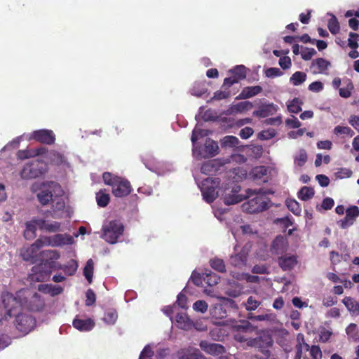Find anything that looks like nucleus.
<instances>
[{"mask_svg": "<svg viewBox=\"0 0 359 359\" xmlns=\"http://www.w3.org/2000/svg\"><path fill=\"white\" fill-rule=\"evenodd\" d=\"M180 359H206L198 349L189 348L184 353Z\"/></svg>", "mask_w": 359, "mask_h": 359, "instance_id": "obj_29", "label": "nucleus"}, {"mask_svg": "<svg viewBox=\"0 0 359 359\" xmlns=\"http://www.w3.org/2000/svg\"><path fill=\"white\" fill-rule=\"evenodd\" d=\"M28 138L29 140H35L47 144H51L55 140L54 133L47 129L35 130L29 135Z\"/></svg>", "mask_w": 359, "mask_h": 359, "instance_id": "obj_11", "label": "nucleus"}, {"mask_svg": "<svg viewBox=\"0 0 359 359\" xmlns=\"http://www.w3.org/2000/svg\"><path fill=\"white\" fill-rule=\"evenodd\" d=\"M245 194V198H250L243 203V210L248 213H258L269 208V198L259 191L247 189Z\"/></svg>", "mask_w": 359, "mask_h": 359, "instance_id": "obj_3", "label": "nucleus"}, {"mask_svg": "<svg viewBox=\"0 0 359 359\" xmlns=\"http://www.w3.org/2000/svg\"><path fill=\"white\" fill-rule=\"evenodd\" d=\"M112 187V193L116 197H123L131 192V187L128 181L119 177Z\"/></svg>", "mask_w": 359, "mask_h": 359, "instance_id": "obj_13", "label": "nucleus"}, {"mask_svg": "<svg viewBox=\"0 0 359 359\" xmlns=\"http://www.w3.org/2000/svg\"><path fill=\"white\" fill-rule=\"evenodd\" d=\"M285 124L290 128H298L301 126V122L297 117L292 116L285 121Z\"/></svg>", "mask_w": 359, "mask_h": 359, "instance_id": "obj_55", "label": "nucleus"}, {"mask_svg": "<svg viewBox=\"0 0 359 359\" xmlns=\"http://www.w3.org/2000/svg\"><path fill=\"white\" fill-rule=\"evenodd\" d=\"M252 103L249 101L241 102L231 106L230 111L231 114L243 113L252 108Z\"/></svg>", "mask_w": 359, "mask_h": 359, "instance_id": "obj_27", "label": "nucleus"}, {"mask_svg": "<svg viewBox=\"0 0 359 359\" xmlns=\"http://www.w3.org/2000/svg\"><path fill=\"white\" fill-rule=\"evenodd\" d=\"M358 35L356 33L351 32L348 40V46L352 49H356L358 46L357 39Z\"/></svg>", "mask_w": 359, "mask_h": 359, "instance_id": "obj_56", "label": "nucleus"}, {"mask_svg": "<svg viewBox=\"0 0 359 359\" xmlns=\"http://www.w3.org/2000/svg\"><path fill=\"white\" fill-rule=\"evenodd\" d=\"M279 65L284 69H288L291 66V60L287 56L282 57L279 59Z\"/></svg>", "mask_w": 359, "mask_h": 359, "instance_id": "obj_63", "label": "nucleus"}, {"mask_svg": "<svg viewBox=\"0 0 359 359\" xmlns=\"http://www.w3.org/2000/svg\"><path fill=\"white\" fill-rule=\"evenodd\" d=\"M208 304L205 301L198 300L193 304V309L197 312L204 313L208 311Z\"/></svg>", "mask_w": 359, "mask_h": 359, "instance_id": "obj_47", "label": "nucleus"}, {"mask_svg": "<svg viewBox=\"0 0 359 359\" xmlns=\"http://www.w3.org/2000/svg\"><path fill=\"white\" fill-rule=\"evenodd\" d=\"M230 72L233 74V76H234L238 81L245 78V67L243 65L235 67L230 70Z\"/></svg>", "mask_w": 359, "mask_h": 359, "instance_id": "obj_45", "label": "nucleus"}, {"mask_svg": "<svg viewBox=\"0 0 359 359\" xmlns=\"http://www.w3.org/2000/svg\"><path fill=\"white\" fill-rule=\"evenodd\" d=\"M93 269L94 263L93 261L90 259L87 261L83 269V275L89 283H91L93 280Z\"/></svg>", "mask_w": 359, "mask_h": 359, "instance_id": "obj_32", "label": "nucleus"}, {"mask_svg": "<svg viewBox=\"0 0 359 359\" xmlns=\"http://www.w3.org/2000/svg\"><path fill=\"white\" fill-rule=\"evenodd\" d=\"M97 205L100 207H105L109 201V195L104 191L100 190L96 195Z\"/></svg>", "mask_w": 359, "mask_h": 359, "instance_id": "obj_35", "label": "nucleus"}, {"mask_svg": "<svg viewBox=\"0 0 359 359\" xmlns=\"http://www.w3.org/2000/svg\"><path fill=\"white\" fill-rule=\"evenodd\" d=\"M31 191L36 193L39 203L46 205L52 203V217L60 219L69 215L65 207V197L61 186L55 182H35Z\"/></svg>", "mask_w": 359, "mask_h": 359, "instance_id": "obj_1", "label": "nucleus"}, {"mask_svg": "<svg viewBox=\"0 0 359 359\" xmlns=\"http://www.w3.org/2000/svg\"><path fill=\"white\" fill-rule=\"evenodd\" d=\"M328 15L331 16V18L328 22V29L332 34H335L339 31V22L337 18L334 15L331 13H328Z\"/></svg>", "mask_w": 359, "mask_h": 359, "instance_id": "obj_44", "label": "nucleus"}, {"mask_svg": "<svg viewBox=\"0 0 359 359\" xmlns=\"http://www.w3.org/2000/svg\"><path fill=\"white\" fill-rule=\"evenodd\" d=\"M346 216L354 222L356 217L359 216V208L357 206L348 208L346 211Z\"/></svg>", "mask_w": 359, "mask_h": 359, "instance_id": "obj_53", "label": "nucleus"}, {"mask_svg": "<svg viewBox=\"0 0 359 359\" xmlns=\"http://www.w3.org/2000/svg\"><path fill=\"white\" fill-rule=\"evenodd\" d=\"M330 65L329 61L323 58H318L312 61L311 68L314 74H327V70Z\"/></svg>", "mask_w": 359, "mask_h": 359, "instance_id": "obj_15", "label": "nucleus"}, {"mask_svg": "<svg viewBox=\"0 0 359 359\" xmlns=\"http://www.w3.org/2000/svg\"><path fill=\"white\" fill-rule=\"evenodd\" d=\"M287 207L294 215H298L301 213V208L297 201L290 199L286 201Z\"/></svg>", "mask_w": 359, "mask_h": 359, "instance_id": "obj_49", "label": "nucleus"}, {"mask_svg": "<svg viewBox=\"0 0 359 359\" xmlns=\"http://www.w3.org/2000/svg\"><path fill=\"white\" fill-rule=\"evenodd\" d=\"M210 314L215 319H223L226 316V311L222 304H215L211 306Z\"/></svg>", "mask_w": 359, "mask_h": 359, "instance_id": "obj_21", "label": "nucleus"}, {"mask_svg": "<svg viewBox=\"0 0 359 359\" xmlns=\"http://www.w3.org/2000/svg\"><path fill=\"white\" fill-rule=\"evenodd\" d=\"M346 334L351 338H355L358 333V326L354 324H350L346 329Z\"/></svg>", "mask_w": 359, "mask_h": 359, "instance_id": "obj_59", "label": "nucleus"}, {"mask_svg": "<svg viewBox=\"0 0 359 359\" xmlns=\"http://www.w3.org/2000/svg\"><path fill=\"white\" fill-rule=\"evenodd\" d=\"M44 246L46 245L42 242H39V238H38L32 245L21 250V256L24 260L29 261L36 256L37 251L41 248Z\"/></svg>", "mask_w": 359, "mask_h": 359, "instance_id": "obj_14", "label": "nucleus"}, {"mask_svg": "<svg viewBox=\"0 0 359 359\" xmlns=\"http://www.w3.org/2000/svg\"><path fill=\"white\" fill-rule=\"evenodd\" d=\"M240 191L241 187L236 184H232L231 186L225 187L222 195L224 203L227 205H230L243 201L245 199V195L239 194Z\"/></svg>", "mask_w": 359, "mask_h": 359, "instance_id": "obj_9", "label": "nucleus"}, {"mask_svg": "<svg viewBox=\"0 0 359 359\" xmlns=\"http://www.w3.org/2000/svg\"><path fill=\"white\" fill-rule=\"evenodd\" d=\"M316 54V50L314 48H302L301 50L302 57L304 60H309L311 57Z\"/></svg>", "mask_w": 359, "mask_h": 359, "instance_id": "obj_51", "label": "nucleus"}, {"mask_svg": "<svg viewBox=\"0 0 359 359\" xmlns=\"http://www.w3.org/2000/svg\"><path fill=\"white\" fill-rule=\"evenodd\" d=\"M74 327L82 332H87L92 330L95 323L91 319H79L76 318L73 321Z\"/></svg>", "mask_w": 359, "mask_h": 359, "instance_id": "obj_19", "label": "nucleus"}, {"mask_svg": "<svg viewBox=\"0 0 359 359\" xmlns=\"http://www.w3.org/2000/svg\"><path fill=\"white\" fill-rule=\"evenodd\" d=\"M48 268L44 273H41L37 275L36 279L38 280H41L49 276L50 273L52 269H62L67 275L72 276L73 275L78 268L77 262L74 260H71L67 265L62 266L59 263H55L53 261L47 262L44 264H42L41 266L36 267L33 269V271L36 273L39 270Z\"/></svg>", "mask_w": 359, "mask_h": 359, "instance_id": "obj_4", "label": "nucleus"}, {"mask_svg": "<svg viewBox=\"0 0 359 359\" xmlns=\"http://www.w3.org/2000/svg\"><path fill=\"white\" fill-rule=\"evenodd\" d=\"M311 355L313 359H320L322 358V352L320 348L317 346H312L311 349Z\"/></svg>", "mask_w": 359, "mask_h": 359, "instance_id": "obj_60", "label": "nucleus"}, {"mask_svg": "<svg viewBox=\"0 0 359 359\" xmlns=\"http://www.w3.org/2000/svg\"><path fill=\"white\" fill-rule=\"evenodd\" d=\"M239 142L238 139L235 136H226L222 140V146L224 147H237Z\"/></svg>", "mask_w": 359, "mask_h": 359, "instance_id": "obj_43", "label": "nucleus"}, {"mask_svg": "<svg viewBox=\"0 0 359 359\" xmlns=\"http://www.w3.org/2000/svg\"><path fill=\"white\" fill-rule=\"evenodd\" d=\"M48 158L52 162H53L55 164H62L65 161L64 156L60 153L55 151H51L49 152Z\"/></svg>", "mask_w": 359, "mask_h": 359, "instance_id": "obj_48", "label": "nucleus"}, {"mask_svg": "<svg viewBox=\"0 0 359 359\" xmlns=\"http://www.w3.org/2000/svg\"><path fill=\"white\" fill-rule=\"evenodd\" d=\"M260 305V302L253 297H248L246 303L245 304V309L248 311H254Z\"/></svg>", "mask_w": 359, "mask_h": 359, "instance_id": "obj_50", "label": "nucleus"}, {"mask_svg": "<svg viewBox=\"0 0 359 359\" xmlns=\"http://www.w3.org/2000/svg\"><path fill=\"white\" fill-rule=\"evenodd\" d=\"M343 303L353 316L359 315V304L351 297H346Z\"/></svg>", "mask_w": 359, "mask_h": 359, "instance_id": "obj_26", "label": "nucleus"}, {"mask_svg": "<svg viewBox=\"0 0 359 359\" xmlns=\"http://www.w3.org/2000/svg\"><path fill=\"white\" fill-rule=\"evenodd\" d=\"M250 248L251 246L249 244H246L239 250L238 246L236 245L233 254L231 255L229 259L230 264L240 269L245 266Z\"/></svg>", "mask_w": 359, "mask_h": 359, "instance_id": "obj_10", "label": "nucleus"}, {"mask_svg": "<svg viewBox=\"0 0 359 359\" xmlns=\"http://www.w3.org/2000/svg\"><path fill=\"white\" fill-rule=\"evenodd\" d=\"M46 170V164L36 160L25 165L21 171V177L24 179L35 178L44 174Z\"/></svg>", "mask_w": 359, "mask_h": 359, "instance_id": "obj_7", "label": "nucleus"}, {"mask_svg": "<svg viewBox=\"0 0 359 359\" xmlns=\"http://www.w3.org/2000/svg\"><path fill=\"white\" fill-rule=\"evenodd\" d=\"M313 195V189L308 187H302L298 193L299 198L302 201H307L312 198Z\"/></svg>", "mask_w": 359, "mask_h": 359, "instance_id": "obj_40", "label": "nucleus"}, {"mask_svg": "<svg viewBox=\"0 0 359 359\" xmlns=\"http://www.w3.org/2000/svg\"><path fill=\"white\" fill-rule=\"evenodd\" d=\"M219 147L217 143L211 139H207L205 143L204 149L201 150H196V155L194 156H200L203 158H208L215 156L218 154Z\"/></svg>", "mask_w": 359, "mask_h": 359, "instance_id": "obj_12", "label": "nucleus"}, {"mask_svg": "<svg viewBox=\"0 0 359 359\" xmlns=\"http://www.w3.org/2000/svg\"><path fill=\"white\" fill-rule=\"evenodd\" d=\"M278 107L273 104H267L262 105L259 109L255 112L254 114L257 116H260L262 117H266L270 115H273L277 111Z\"/></svg>", "mask_w": 359, "mask_h": 359, "instance_id": "obj_25", "label": "nucleus"}, {"mask_svg": "<svg viewBox=\"0 0 359 359\" xmlns=\"http://www.w3.org/2000/svg\"><path fill=\"white\" fill-rule=\"evenodd\" d=\"M236 278L239 280H245L248 283H257L259 279L257 276H252L248 273L238 274Z\"/></svg>", "mask_w": 359, "mask_h": 359, "instance_id": "obj_52", "label": "nucleus"}, {"mask_svg": "<svg viewBox=\"0 0 359 359\" xmlns=\"http://www.w3.org/2000/svg\"><path fill=\"white\" fill-rule=\"evenodd\" d=\"M298 344L296 346V358H302V352L307 351L309 349V346L304 341L302 335L299 334L297 337Z\"/></svg>", "mask_w": 359, "mask_h": 359, "instance_id": "obj_31", "label": "nucleus"}, {"mask_svg": "<svg viewBox=\"0 0 359 359\" xmlns=\"http://www.w3.org/2000/svg\"><path fill=\"white\" fill-rule=\"evenodd\" d=\"M203 274H205V273H203L202 275L199 273H197L196 271H194L192 273L191 280L195 285H200L201 284H202L203 280Z\"/></svg>", "mask_w": 359, "mask_h": 359, "instance_id": "obj_61", "label": "nucleus"}, {"mask_svg": "<svg viewBox=\"0 0 359 359\" xmlns=\"http://www.w3.org/2000/svg\"><path fill=\"white\" fill-rule=\"evenodd\" d=\"M276 135V131L274 129H269L263 130L259 135V137L261 140H269Z\"/></svg>", "mask_w": 359, "mask_h": 359, "instance_id": "obj_57", "label": "nucleus"}, {"mask_svg": "<svg viewBox=\"0 0 359 359\" xmlns=\"http://www.w3.org/2000/svg\"><path fill=\"white\" fill-rule=\"evenodd\" d=\"M95 302V294L92 290H88L86 292V304L87 306L93 305Z\"/></svg>", "mask_w": 359, "mask_h": 359, "instance_id": "obj_62", "label": "nucleus"}, {"mask_svg": "<svg viewBox=\"0 0 359 359\" xmlns=\"http://www.w3.org/2000/svg\"><path fill=\"white\" fill-rule=\"evenodd\" d=\"M334 133L337 135L353 137L354 132L348 126H337L334 128Z\"/></svg>", "mask_w": 359, "mask_h": 359, "instance_id": "obj_34", "label": "nucleus"}, {"mask_svg": "<svg viewBox=\"0 0 359 359\" xmlns=\"http://www.w3.org/2000/svg\"><path fill=\"white\" fill-rule=\"evenodd\" d=\"M36 229L48 233H55L61 231V223L41 218H34L26 223L25 238L27 240L35 238Z\"/></svg>", "mask_w": 359, "mask_h": 359, "instance_id": "obj_2", "label": "nucleus"}, {"mask_svg": "<svg viewBox=\"0 0 359 359\" xmlns=\"http://www.w3.org/2000/svg\"><path fill=\"white\" fill-rule=\"evenodd\" d=\"M102 177H103V180H104V183L107 185L111 186V187L116 182V180L119 179V177L114 176L110 172H104L103 174Z\"/></svg>", "mask_w": 359, "mask_h": 359, "instance_id": "obj_54", "label": "nucleus"}, {"mask_svg": "<svg viewBox=\"0 0 359 359\" xmlns=\"http://www.w3.org/2000/svg\"><path fill=\"white\" fill-rule=\"evenodd\" d=\"M102 238L107 242L114 244L116 243L120 236L123 232V224L116 220L110 221L102 226Z\"/></svg>", "mask_w": 359, "mask_h": 359, "instance_id": "obj_5", "label": "nucleus"}, {"mask_svg": "<svg viewBox=\"0 0 359 359\" xmlns=\"http://www.w3.org/2000/svg\"><path fill=\"white\" fill-rule=\"evenodd\" d=\"M153 351L150 345L146 346L143 351L141 352L139 359H151L153 355Z\"/></svg>", "mask_w": 359, "mask_h": 359, "instance_id": "obj_58", "label": "nucleus"}, {"mask_svg": "<svg viewBox=\"0 0 359 359\" xmlns=\"http://www.w3.org/2000/svg\"><path fill=\"white\" fill-rule=\"evenodd\" d=\"M118 318V314L116 311L114 309H109L108 310L103 318V320L109 324V325H114Z\"/></svg>", "mask_w": 359, "mask_h": 359, "instance_id": "obj_42", "label": "nucleus"}, {"mask_svg": "<svg viewBox=\"0 0 359 359\" xmlns=\"http://www.w3.org/2000/svg\"><path fill=\"white\" fill-rule=\"evenodd\" d=\"M278 264L283 270H290L297 264V257L296 255H285L278 258Z\"/></svg>", "mask_w": 359, "mask_h": 359, "instance_id": "obj_18", "label": "nucleus"}, {"mask_svg": "<svg viewBox=\"0 0 359 359\" xmlns=\"http://www.w3.org/2000/svg\"><path fill=\"white\" fill-rule=\"evenodd\" d=\"M210 266L215 270L219 272L225 271V264L222 259L219 258H215L210 260Z\"/></svg>", "mask_w": 359, "mask_h": 359, "instance_id": "obj_46", "label": "nucleus"}, {"mask_svg": "<svg viewBox=\"0 0 359 359\" xmlns=\"http://www.w3.org/2000/svg\"><path fill=\"white\" fill-rule=\"evenodd\" d=\"M199 346L205 353L212 355H218L223 353L224 351V347L219 344L209 343L206 341H201Z\"/></svg>", "mask_w": 359, "mask_h": 359, "instance_id": "obj_16", "label": "nucleus"}, {"mask_svg": "<svg viewBox=\"0 0 359 359\" xmlns=\"http://www.w3.org/2000/svg\"><path fill=\"white\" fill-rule=\"evenodd\" d=\"M219 184L218 179L212 177H207L198 184L203 199L207 203H212L217 198L218 194L216 189Z\"/></svg>", "mask_w": 359, "mask_h": 359, "instance_id": "obj_6", "label": "nucleus"}, {"mask_svg": "<svg viewBox=\"0 0 359 359\" xmlns=\"http://www.w3.org/2000/svg\"><path fill=\"white\" fill-rule=\"evenodd\" d=\"M233 328L238 332H250L254 330L253 327L247 320H241L239 322H236L233 325Z\"/></svg>", "mask_w": 359, "mask_h": 359, "instance_id": "obj_30", "label": "nucleus"}, {"mask_svg": "<svg viewBox=\"0 0 359 359\" xmlns=\"http://www.w3.org/2000/svg\"><path fill=\"white\" fill-rule=\"evenodd\" d=\"M306 79V74L302 72H296L290 77V82L294 86H299L304 83Z\"/></svg>", "mask_w": 359, "mask_h": 359, "instance_id": "obj_37", "label": "nucleus"}, {"mask_svg": "<svg viewBox=\"0 0 359 359\" xmlns=\"http://www.w3.org/2000/svg\"><path fill=\"white\" fill-rule=\"evenodd\" d=\"M210 132L208 130L201 129L199 128H195L192 132L191 135V142L193 143V154L196 155L197 147L196 145V142L200 139L201 137H206L209 135Z\"/></svg>", "mask_w": 359, "mask_h": 359, "instance_id": "obj_20", "label": "nucleus"}, {"mask_svg": "<svg viewBox=\"0 0 359 359\" xmlns=\"http://www.w3.org/2000/svg\"><path fill=\"white\" fill-rule=\"evenodd\" d=\"M74 238L67 233H57L50 236H41L39 238V242H42L46 246L62 247L66 245L74 243Z\"/></svg>", "mask_w": 359, "mask_h": 359, "instance_id": "obj_8", "label": "nucleus"}, {"mask_svg": "<svg viewBox=\"0 0 359 359\" xmlns=\"http://www.w3.org/2000/svg\"><path fill=\"white\" fill-rule=\"evenodd\" d=\"M302 104L299 99L294 98L287 104V109L291 113L297 114L302 111Z\"/></svg>", "mask_w": 359, "mask_h": 359, "instance_id": "obj_36", "label": "nucleus"}, {"mask_svg": "<svg viewBox=\"0 0 359 359\" xmlns=\"http://www.w3.org/2000/svg\"><path fill=\"white\" fill-rule=\"evenodd\" d=\"M203 280L210 286L215 285L218 283L219 278L215 273L208 271L203 274Z\"/></svg>", "mask_w": 359, "mask_h": 359, "instance_id": "obj_39", "label": "nucleus"}, {"mask_svg": "<svg viewBox=\"0 0 359 359\" xmlns=\"http://www.w3.org/2000/svg\"><path fill=\"white\" fill-rule=\"evenodd\" d=\"M268 170L264 166H257L254 168L251 172L250 175L255 180H262L267 175Z\"/></svg>", "mask_w": 359, "mask_h": 359, "instance_id": "obj_33", "label": "nucleus"}, {"mask_svg": "<svg viewBox=\"0 0 359 359\" xmlns=\"http://www.w3.org/2000/svg\"><path fill=\"white\" fill-rule=\"evenodd\" d=\"M38 289L39 291L46 294H49L51 296L57 295L62 292V287L51 284H40Z\"/></svg>", "mask_w": 359, "mask_h": 359, "instance_id": "obj_23", "label": "nucleus"}, {"mask_svg": "<svg viewBox=\"0 0 359 359\" xmlns=\"http://www.w3.org/2000/svg\"><path fill=\"white\" fill-rule=\"evenodd\" d=\"M307 161V154L305 150H299L294 156V164L302 167Z\"/></svg>", "mask_w": 359, "mask_h": 359, "instance_id": "obj_38", "label": "nucleus"}, {"mask_svg": "<svg viewBox=\"0 0 359 359\" xmlns=\"http://www.w3.org/2000/svg\"><path fill=\"white\" fill-rule=\"evenodd\" d=\"M262 90L259 86L244 88L237 98L248 99L258 95Z\"/></svg>", "mask_w": 359, "mask_h": 359, "instance_id": "obj_22", "label": "nucleus"}, {"mask_svg": "<svg viewBox=\"0 0 359 359\" xmlns=\"http://www.w3.org/2000/svg\"><path fill=\"white\" fill-rule=\"evenodd\" d=\"M176 323L179 328L189 330L191 327V322L185 313H178L176 316Z\"/></svg>", "mask_w": 359, "mask_h": 359, "instance_id": "obj_28", "label": "nucleus"}, {"mask_svg": "<svg viewBox=\"0 0 359 359\" xmlns=\"http://www.w3.org/2000/svg\"><path fill=\"white\" fill-rule=\"evenodd\" d=\"M219 168V162L217 160H211L205 162L201 166V172L205 175H212Z\"/></svg>", "mask_w": 359, "mask_h": 359, "instance_id": "obj_24", "label": "nucleus"}, {"mask_svg": "<svg viewBox=\"0 0 359 359\" xmlns=\"http://www.w3.org/2000/svg\"><path fill=\"white\" fill-rule=\"evenodd\" d=\"M288 248L287 240L283 236H277L273 241L271 251L273 253L279 255L285 252Z\"/></svg>", "mask_w": 359, "mask_h": 359, "instance_id": "obj_17", "label": "nucleus"}, {"mask_svg": "<svg viewBox=\"0 0 359 359\" xmlns=\"http://www.w3.org/2000/svg\"><path fill=\"white\" fill-rule=\"evenodd\" d=\"M348 122L358 132H359V116H351L348 119Z\"/></svg>", "mask_w": 359, "mask_h": 359, "instance_id": "obj_64", "label": "nucleus"}, {"mask_svg": "<svg viewBox=\"0 0 359 359\" xmlns=\"http://www.w3.org/2000/svg\"><path fill=\"white\" fill-rule=\"evenodd\" d=\"M43 149H39L35 151L21 150L18 152V157L20 159L28 158L39 155L42 153Z\"/></svg>", "mask_w": 359, "mask_h": 359, "instance_id": "obj_41", "label": "nucleus"}]
</instances>
